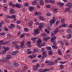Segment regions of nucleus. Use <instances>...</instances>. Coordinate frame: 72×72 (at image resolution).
<instances>
[{"instance_id":"27","label":"nucleus","mask_w":72,"mask_h":72,"mask_svg":"<svg viewBox=\"0 0 72 72\" xmlns=\"http://www.w3.org/2000/svg\"><path fill=\"white\" fill-rule=\"evenodd\" d=\"M36 4H38V3H36V1H33L32 3V5H35Z\"/></svg>"},{"instance_id":"9","label":"nucleus","mask_w":72,"mask_h":72,"mask_svg":"<svg viewBox=\"0 0 72 72\" xmlns=\"http://www.w3.org/2000/svg\"><path fill=\"white\" fill-rule=\"evenodd\" d=\"M57 39V37L56 36L53 37L51 39V42H52L53 43V42L55 41V39Z\"/></svg>"},{"instance_id":"10","label":"nucleus","mask_w":72,"mask_h":72,"mask_svg":"<svg viewBox=\"0 0 72 72\" xmlns=\"http://www.w3.org/2000/svg\"><path fill=\"white\" fill-rule=\"evenodd\" d=\"M3 6L4 8V10L6 11L8 9V5L7 4H3Z\"/></svg>"},{"instance_id":"28","label":"nucleus","mask_w":72,"mask_h":72,"mask_svg":"<svg viewBox=\"0 0 72 72\" xmlns=\"http://www.w3.org/2000/svg\"><path fill=\"white\" fill-rule=\"evenodd\" d=\"M49 3H51V4H54L55 3V1L54 0H49Z\"/></svg>"},{"instance_id":"13","label":"nucleus","mask_w":72,"mask_h":72,"mask_svg":"<svg viewBox=\"0 0 72 72\" xmlns=\"http://www.w3.org/2000/svg\"><path fill=\"white\" fill-rule=\"evenodd\" d=\"M45 24L43 22L40 23L39 25V27H44Z\"/></svg>"},{"instance_id":"31","label":"nucleus","mask_w":72,"mask_h":72,"mask_svg":"<svg viewBox=\"0 0 72 72\" xmlns=\"http://www.w3.org/2000/svg\"><path fill=\"white\" fill-rule=\"evenodd\" d=\"M25 35H26V34L24 33L21 34L20 36V38H23V37H24Z\"/></svg>"},{"instance_id":"6","label":"nucleus","mask_w":72,"mask_h":72,"mask_svg":"<svg viewBox=\"0 0 72 72\" xmlns=\"http://www.w3.org/2000/svg\"><path fill=\"white\" fill-rule=\"evenodd\" d=\"M42 54L43 55L42 58H44L45 57H46L47 56V54H46V51H44V52L42 53Z\"/></svg>"},{"instance_id":"42","label":"nucleus","mask_w":72,"mask_h":72,"mask_svg":"<svg viewBox=\"0 0 72 72\" xmlns=\"http://www.w3.org/2000/svg\"><path fill=\"white\" fill-rule=\"evenodd\" d=\"M8 42H7V41H6L3 43L2 44V45H6V44H8Z\"/></svg>"},{"instance_id":"55","label":"nucleus","mask_w":72,"mask_h":72,"mask_svg":"<svg viewBox=\"0 0 72 72\" xmlns=\"http://www.w3.org/2000/svg\"><path fill=\"white\" fill-rule=\"evenodd\" d=\"M41 49L42 50H41V51L42 52V53H43V52H44V51H45V48H42Z\"/></svg>"},{"instance_id":"60","label":"nucleus","mask_w":72,"mask_h":72,"mask_svg":"<svg viewBox=\"0 0 72 72\" xmlns=\"http://www.w3.org/2000/svg\"><path fill=\"white\" fill-rule=\"evenodd\" d=\"M59 63H60L61 64H64V63H66V62L65 61H60L59 62Z\"/></svg>"},{"instance_id":"39","label":"nucleus","mask_w":72,"mask_h":72,"mask_svg":"<svg viewBox=\"0 0 72 72\" xmlns=\"http://www.w3.org/2000/svg\"><path fill=\"white\" fill-rule=\"evenodd\" d=\"M15 48L17 49H19L20 48H21V46H19V45L16 46H15Z\"/></svg>"},{"instance_id":"26","label":"nucleus","mask_w":72,"mask_h":72,"mask_svg":"<svg viewBox=\"0 0 72 72\" xmlns=\"http://www.w3.org/2000/svg\"><path fill=\"white\" fill-rule=\"evenodd\" d=\"M38 38V37H33V38H32L31 39V40H33V41H34V42H35V41H36V39H37V38Z\"/></svg>"},{"instance_id":"61","label":"nucleus","mask_w":72,"mask_h":72,"mask_svg":"<svg viewBox=\"0 0 72 72\" xmlns=\"http://www.w3.org/2000/svg\"><path fill=\"white\" fill-rule=\"evenodd\" d=\"M33 23V22L31 21V22H29L28 23V25L29 26H31V25H32V24Z\"/></svg>"},{"instance_id":"44","label":"nucleus","mask_w":72,"mask_h":72,"mask_svg":"<svg viewBox=\"0 0 72 72\" xmlns=\"http://www.w3.org/2000/svg\"><path fill=\"white\" fill-rule=\"evenodd\" d=\"M46 7L47 8H50V4H47L46 6Z\"/></svg>"},{"instance_id":"8","label":"nucleus","mask_w":72,"mask_h":72,"mask_svg":"<svg viewBox=\"0 0 72 72\" xmlns=\"http://www.w3.org/2000/svg\"><path fill=\"white\" fill-rule=\"evenodd\" d=\"M55 64V62L53 61H51L48 63V65L50 66H54Z\"/></svg>"},{"instance_id":"23","label":"nucleus","mask_w":72,"mask_h":72,"mask_svg":"<svg viewBox=\"0 0 72 72\" xmlns=\"http://www.w3.org/2000/svg\"><path fill=\"white\" fill-rule=\"evenodd\" d=\"M39 19L40 20L43 21L44 20H45V17H43L42 16H40L39 17Z\"/></svg>"},{"instance_id":"11","label":"nucleus","mask_w":72,"mask_h":72,"mask_svg":"<svg viewBox=\"0 0 72 72\" xmlns=\"http://www.w3.org/2000/svg\"><path fill=\"white\" fill-rule=\"evenodd\" d=\"M66 6H68L69 8H72V3L71 2H69L67 3Z\"/></svg>"},{"instance_id":"5","label":"nucleus","mask_w":72,"mask_h":72,"mask_svg":"<svg viewBox=\"0 0 72 72\" xmlns=\"http://www.w3.org/2000/svg\"><path fill=\"white\" fill-rule=\"evenodd\" d=\"M24 42H25V41H24V40L22 41L21 42V45H20V47L21 48H22L23 49L25 48Z\"/></svg>"},{"instance_id":"1","label":"nucleus","mask_w":72,"mask_h":72,"mask_svg":"<svg viewBox=\"0 0 72 72\" xmlns=\"http://www.w3.org/2000/svg\"><path fill=\"white\" fill-rule=\"evenodd\" d=\"M39 31H42V27H39L38 28H37V29L34 30V34H33V35H34V36H36V35H38V34L39 33Z\"/></svg>"},{"instance_id":"57","label":"nucleus","mask_w":72,"mask_h":72,"mask_svg":"<svg viewBox=\"0 0 72 72\" xmlns=\"http://www.w3.org/2000/svg\"><path fill=\"white\" fill-rule=\"evenodd\" d=\"M34 15H38V12H37L36 11L34 12Z\"/></svg>"},{"instance_id":"30","label":"nucleus","mask_w":72,"mask_h":72,"mask_svg":"<svg viewBox=\"0 0 72 72\" xmlns=\"http://www.w3.org/2000/svg\"><path fill=\"white\" fill-rule=\"evenodd\" d=\"M8 65L11 67H13L14 65V63H8Z\"/></svg>"},{"instance_id":"33","label":"nucleus","mask_w":72,"mask_h":72,"mask_svg":"<svg viewBox=\"0 0 72 72\" xmlns=\"http://www.w3.org/2000/svg\"><path fill=\"white\" fill-rule=\"evenodd\" d=\"M46 48L48 49V51H50V50H51V48L50 47L47 46L46 47Z\"/></svg>"},{"instance_id":"17","label":"nucleus","mask_w":72,"mask_h":72,"mask_svg":"<svg viewBox=\"0 0 72 72\" xmlns=\"http://www.w3.org/2000/svg\"><path fill=\"white\" fill-rule=\"evenodd\" d=\"M10 12L11 14H13V13H14L15 12V10H14L13 9H10Z\"/></svg>"},{"instance_id":"62","label":"nucleus","mask_w":72,"mask_h":72,"mask_svg":"<svg viewBox=\"0 0 72 72\" xmlns=\"http://www.w3.org/2000/svg\"><path fill=\"white\" fill-rule=\"evenodd\" d=\"M12 43L13 44H17V42L15 41H14L12 42Z\"/></svg>"},{"instance_id":"58","label":"nucleus","mask_w":72,"mask_h":72,"mask_svg":"<svg viewBox=\"0 0 72 72\" xmlns=\"http://www.w3.org/2000/svg\"><path fill=\"white\" fill-rule=\"evenodd\" d=\"M27 20L28 21H30L31 20V19L30 17H28L27 19Z\"/></svg>"},{"instance_id":"48","label":"nucleus","mask_w":72,"mask_h":72,"mask_svg":"<svg viewBox=\"0 0 72 72\" xmlns=\"http://www.w3.org/2000/svg\"><path fill=\"white\" fill-rule=\"evenodd\" d=\"M27 69H28V68H27V66H24V71H26V70H27Z\"/></svg>"},{"instance_id":"4","label":"nucleus","mask_w":72,"mask_h":72,"mask_svg":"<svg viewBox=\"0 0 72 72\" xmlns=\"http://www.w3.org/2000/svg\"><path fill=\"white\" fill-rule=\"evenodd\" d=\"M15 6L17 7V8H21L22 7V5L21 4H19L18 3H16L15 5H14V4L12 5V7L13 8H14Z\"/></svg>"},{"instance_id":"38","label":"nucleus","mask_w":72,"mask_h":72,"mask_svg":"<svg viewBox=\"0 0 72 72\" xmlns=\"http://www.w3.org/2000/svg\"><path fill=\"white\" fill-rule=\"evenodd\" d=\"M9 26H10V27H15V25L12 23L11 24H10L9 25Z\"/></svg>"},{"instance_id":"34","label":"nucleus","mask_w":72,"mask_h":72,"mask_svg":"<svg viewBox=\"0 0 72 72\" xmlns=\"http://www.w3.org/2000/svg\"><path fill=\"white\" fill-rule=\"evenodd\" d=\"M24 5L25 6H26V7H28V6H29V4H28V3L26 2L25 3Z\"/></svg>"},{"instance_id":"53","label":"nucleus","mask_w":72,"mask_h":72,"mask_svg":"<svg viewBox=\"0 0 72 72\" xmlns=\"http://www.w3.org/2000/svg\"><path fill=\"white\" fill-rule=\"evenodd\" d=\"M9 49V47H6L4 48V50H5L6 51H7V50H8Z\"/></svg>"},{"instance_id":"20","label":"nucleus","mask_w":72,"mask_h":72,"mask_svg":"<svg viewBox=\"0 0 72 72\" xmlns=\"http://www.w3.org/2000/svg\"><path fill=\"white\" fill-rule=\"evenodd\" d=\"M48 54L50 56H51L52 55H53V53L52 50H50L48 51Z\"/></svg>"},{"instance_id":"45","label":"nucleus","mask_w":72,"mask_h":72,"mask_svg":"<svg viewBox=\"0 0 72 72\" xmlns=\"http://www.w3.org/2000/svg\"><path fill=\"white\" fill-rule=\"evenodd\" d=\"M58 54H59V55H62V53H61V52L60 51H58Z\"/></svg>"},{"instance_id":"21","label":"nucleus","mask_w":72,"mask_h":72,"mask_svg":"<svg viewBox=\"0 0 72 72\" xmlns=\"http://www.w3.org/2000/svg\"><path fill=\"white\" fill-rule=\"evenodd\" d=\"M59 22H60V21L59 20H57L56 21V23L55 24V27H57L58 25L59 24Z\"/></svg>"},{"instance_id":"52","label":"nucleus","mask_w":72,"mask_h":72,"mask_svg":"<svg viewBox=\"0 0 72 72\" xmlns=\"http://www.w3.org/2000/svg\"><path fill=\"white\" fill-rule=\"evenodd\" d=\"M57 9H55L53 10V12L54 13H55L57 12Z\"/></svg>"},{"instance_id":"47","label":"nucleus","mask_w":72,"mask_h":72,"mask_svg":"<svg viewBox=\"0 0 72 72\" xmlns=\"http://www.w3.org/2000/svg\"><path fill=\"white\" fill-rule=\"evenodd\" d=\"M0 34L1 35H2V36H4V35H5V32H3V33H1Z\"/></svg>"},{"instance_id":"14","label":"nucleus","mask_w":72,"mask_h":72,"mask_svg":"<svg viewBox=\"0 0 72 72\" xmlns=\"http://www.w3.org/2000/svg\"><path fill=\"white\" fill-rule=\"evenodd\" d=\"M39 2L40 3V5H44V3L43 0H39Z\"/></svg>"},{"instance_id":"51","label":"nucleus","mask_w":72,"mask_h":72,"mask_svg":"<svg viewBox=\"0 0 72 72\" xmlns=\"http://www.w3.org/2000/svg\"><path fill=\"white\" fill-rule=\"evenodd\" d=\"M39 72H44L43 70L41 69H39Z\"/></svg>"},{"instance_id":"36","label":"nucleus","mask_w":72,"mask_h":72,"mask_svg":"<svg viewBox=\"0 0 72 72\" xmlns=\"http://www.w3.org/2000/svg\"><path fill=\"white\" fill-rule=\"evenodd\" d=\"M59 67L60 69H63L64 68V65L61 64L59 65Z\"/></svg>"},{"instance_id":"64","label":"nucleus","mask_w":72,"mask_h":72,"mask_svg":"<svg viewBox=\"0 0 72 72\" xmlns=\"http://www.w3.org/2000/svg\"><path fill=\"white\" fill-rule=\"evenodd\" d=\"M45 32H47V33H49L50 32L49 31H48V30L47 29H45Z\"/></svg>"},{"instance_id":"43","label":"nucleus","mask_w":72,"mask_h":72,"mask_svg":"<svg viewBox=\"0 0 72 72\" xmlns=\"http://www.w3.org/2000/svg\"><path fill=\"white\" fill-rule=\"evenodd\" d=\"M41 36L42 37H45V36H46V34L45 33H44L42 34Z\"/></svg>"},{"instance_id":"3","label":"nucleus","mask_w":72,"mask_h":72,"mask_svg":"<svg viewBox=\"0 0 72 72\" xmlns=\"http://www.w3.org/2000/svg\"><path fill=\"white\" fill-rule=\"evenodd\" d=\"M52 18L53 19L52 20H51L50 21V24L51 26H52L53 23L55 22L56 19H57V18L55 16L53 17Z\"/></svg>"},{"instance_id":"12","label":"nucleus","mask_w":72,"mask_h":72,"mask_svg":"<svg viewBox=\"0 0 72 72\" xmlns=\"http://www.w3.org/2000/svg\"><path fill=\"white\" fill-rule=\"evenodd\" d=\"M57 5H60V7H63V6H64V4L63 3H60V2H59L57 3Z\"/></svg>"},{"instance_id":"41","label":"nucleus","mask_w":72,"mask_h":72,"mask_svg":"<svg viewBox=\"0 0 72 72\" xmlns=\"http://www.w3.org/2000/svg\"><path fill=\"white\" fill-rule=\"evenodd\" d=\"M60 43L62 45V46H63L64 45V43H63V40H60Z\"/></svg>"},{"instance_id":"19","label":"nucleus","mask_w":72,"mask_h":72,"mask_svg":"<svg viewBox=\"0 0 72 72\" xmlns=\"http://www.w3.org/2000/svg\"><path fill=\"white\" fill-rule=\"evenodd\" d=\"M16 18V15H13L9 17V18H10L11 19H12L13 18Z\"/></svg>"},{"instance_id":"16","label":"nucleus","mask_w":72,"mask_h":72,"mask_svg":"<svg viewBox=\"0 0 72 72\" xmlns=\"http://www.w3.org/2000/svg\"><path fill=\"white\" fill-rule=\"evenodd\" d=\"M59 27H67V25L66 24L61 25L59 26Z\"/></svg>"},{"instance_id":"56","label":"nucleus","mask_w":72,"mask_h":72,"mask_svg":"<svg viewBox=\"0 0 72 72\" xmlns=\"http://www.w3.org/2000/svg\"><path fill=\"white\" fill-rule=\"evenodd\" d=\"M46 45V44L45 42H44L43 43H41V46H45Z\"/></svg>"},{"instance_id":"46","label":"nucleus","mask_w":72,"mask_h":72,"mask_svg":"<svg viewBox=\"0 0 72 72\" xmlns=\"http://www.w3.org/2000/svg\"><path fill=\"white\" fill-rule=\"evenodd\" d=\"M24 30L25 32H28V28H24Z\"/></svg>"},{"instance_id":"49","label":"nucleus","mask_w":72,"mask_h":72,"mask_svg":"<svg viewBox=\"0 0 72 72\" xmlns=\"http://www.w3.org/2000/svg\"><path fill=\"white\" fill-rule=\"evenodd\" d=\"M47 40V39H46V38H44L43 39V41H44V42H46Z\"/></svg>"},{"instance_id":"29","label":"nucleus","mask_w":72,"mask_h":72,"mask_svg":"<svg viewBox=\"0 0 72 72\" xmlns=\"http://www.w3.org/2000/svg\"><path fill=\"white\" fill-rule=\"evenodd\" d=\"M19 66V64L17 63H16L15 64L14 63V67H18V66Z\"/></svg>"},{"instance_id":"40","label":"nucleus","mask_w":72,"mask_h":72,"mask_svg":"<svg viewBox=\"0 0 72 72\" xmlns=\"http://www.w3.org/2000/svg\"><path fill=\"white\" fill-rule=\"evenodd\" d=\"M46 71H49V69L46 68L44 70H43V72H46Z\"/></svg>"},{"instance_id":"59","label":"nucleus","mask_w":72,"mask_h":72,"mask_svg":"<svg viewBox=\"0 0 72 72\" xmlns=\"http://www.w3.org/2000/svg\"><path fill=\"white\" fill-rule=\"evenodd\" d=\"M6 51L5 50H3L2 53L3 54H5V53H6Z\"/></svg>"},{"instance_id":"2","label":"nucleus","mask_w":72,"mask_h":72,"mask_svg":"<svg viewBox=\"0 0 72 72\" xmlns=\"http://www.w3.org/2000/svg\"><path fill=\"white\" fill-rule=\"evenodd\" d=\"M11 55L10 54H8L6 56V58H3V62H6V63H9V61L8 60V59H9L10 58Z\"/></svg>"},{"instance_id":"50","label":"nucleus","mask_w":72,"mask_h":72,"mask_svg":"<svg viewBox=\"0 0 72 72\" xmlns=\"http://www.w3.org/2000/svg\"><path fill=\"white\" fill-rule=\"evenodd\" d=\"M28 44L29 45V47H31V41H28Z\"/></svg>"},{"instance_id":"32","label":"nucleus","mask_w":72,"mask_h":72,"mask_svg":"<svg viewBox=\"0 0 72 72\" xmlns=\"http://www.w3.org/2000/svg\"><path fill=\"white\" fill-rule=\"evenodd\" d=\"M26 51H27V54H30V53H31V51L30 49H28L26 50Z\"/></svg>"},{"instance_id":"22","label":"nucleus","mask_w":72,"mask_h":72,"mask_svg":"<svg viewBox=\"0 0 72 72\" xmlns=\"http://www.w3.org/2000/svg\"><path fill=\"white\" fill-rule=\"evenodd\" d=\"M33 9H34V8H33V7L32 6H30L28 8V9L29 11H32Z\"/></svg>"},{"instance_id":"7","label":"nucleus","mask_w":72,"mask_h":72,"mask_svg":"<svg viewBox=\"0 0 72 72\" xmlns=\"http://www.w3.org/2000/svg\"><path fill=\"white\" fill-rule=\"evenodd\" d=\"M41 42H42V40H41V38L39 39L37 42V45H40V44H41Z\"/></svg>"},{"instance_id":"63","label":"nucleus","mask_w":72,"mask_h":72,"mask_svg":"<svg viewBox=\"0 0 72 72\" xmlns=\"http://www.w3.org/2000/svg\"><path fill=\"white\" fill-rule=\"evenodd\" d=\"M4 29L5 31H8L9 30H8V29L6 27H4Z\"/></svg>"},{"instance_id":"54","label":"nucleus","mask_w":72,"mask_h":72,"mask_svg":"<svg viewBox=\"0 0 72 72\" xmlns=\"http://www.w3.org/2000/svg\"><path fill=\"white\" fill-rule=\"evenodd\" d=\"M36 50H37V48H35L33 50V53H35L36 52Z\"/></svg>"},{"instance_id":"35","label":"nucleus","mask_w":72,"mask_h":72,"mask_svg":"<svg viewBox=\"0 0 72 72\" xmlns=\"http://www.w3.org/2000/svg\"><path fill=\"white\" fill-rule=\"evenodd\" d=\"M71 32V30L70 29H68L66 30V33H70Z\"/></svg>"},{"instance_id":"37","label":"nucleus","mask_w":72,"mask_h":72,"mask_svg":"<svg viewBox=\"0 0 72 72\" xmlns=\"http://www.w3.org/2000/svg\"><path fill=\"white\" fill-rule=\"evenodd\" d=\"M32 58L33 59L36 57V55L35 54H33L32 55Z\"/></svg>"},{"instance_id":"15","label":"nucleus","mask_w":72,"mask_h":72,"mask_svg":"<svg viewBox=\"0 0 72 72\" xmlns=\"http://www.w3.org/2000/svg\"><path fill=\"white\" fill-rule=\"evenodd\" d=\"M19 53V51H14L11 54L12 55H15L17 53Z\"/></svg>"},{"instance_id":"25","label":"nucleus","mask_w":72,"mask_h":72,"mask_svg":"<svg viewBox=\"0 0 72 72\" xmlns=\"http://www.w3.org/2000/svg\"><path fill=\"white\" fill-rule=\"evenodd\" d=\"M58 31H59V29H58V28H57L53 32L54 33H55V34H56V33H57L58 32Z\"/></svg>"},{"instance_id":"18","label":"nucleus","mask_w":72,"mask_h":72,"mask_svg":"<svg viewBox=\"0 0 72 72\" xmlns=\"http://www.w3.org/2000/svg\"><path fill=\"white\" fill-rule=\"evenodd\" d=\"M33 71H36L38 70V68L36 66V65H34L33 66Z\"/></svg>"},{"instance_id":"24","label":"nucleus","mask_w":72,"mask_h":72,"mask_svg":"<svg viewBox=\"0 0 72 72\" xmlns=\"http://www.w3.org/2000/svg\"><path fill=\"white\" fill-rule=\"evenodd\" d=\"M70 8L69 7H68L64 11V12L66 13V12H69L70 10Z\"/></svg>"}]
</instances>
